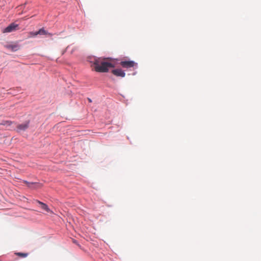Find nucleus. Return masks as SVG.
Returning <instances> with one entry per match:
<instances>
[{"label":"nucleus","instance_id":"7ed1b4c3","mask_svg":"<svg viewBox=\"0 0 261 261\" xmlns=\"http://www.w3.org/2000/svg\"><path fill=\"white\" fill-rule=\"evenodd\" d=\"M19 29L18 24L15 23H12L10 24L3 31V33H10L16 31Z\"/></svg>","mask_w":261,"mask_h":261},{"label":"nucleus","instance_id":"423d86ee","mask_svg":"<svg viewBox=\"0 0 261 261\" xmlns=\"http://www.w3.org/2000/svg\"><path fill=\"white\" fill-rule=\"evenodd\" d=\"M29 121H27L25 123L21 124H18L17 128L18 132L24 131L29 127Z\"/></svg>","mask_w":261,"mask_h":261},{"label":"nucleus","instance_id":"f8f14e48","mask_svg":"<svg viewBox=\"0 0 261 261\" xmlns=\"http://www.w3.org/2000/svg\"><path fill=\"white\" fill-rule=\"evenodd\" d=\"M30 34L32 36H36L37 35H38V31L36 32H30Z\"/></svg>","mask_w":261,"mask_h":261},{"label":"nucleus","instance_id":"1a4fd4ad","mask_svg":"<svg viewBox=\"0 0 261 261\" xmlns=\"http://www.w3.org/2000/svg\"><path fill=\"white\" fill-rule=\"evenodd\" d=\"M39 204L40 205V207L42 209V210H45L46 212H50V210L49 208L48 207L47 205H46L45 204L42 203V202H41L40 201H38Z\"/></svg>","mask_w":261,"mask_h":261},{"label":"nucleus","instance_id":"39448f33","mask_svg":"<svg viewBox=\"0 0 261 261\" xmlns=\"http://www.w3.org/2000/svg\"><path fill=\"white\" fill-rule=\"evenodd\" d=\"M112 73L117 76L124 77L125 75V72L121 69H116L112 71Z\"/></svg>","mask_w":261,"mask_h":261},{"label":"nucleus","instance_id":"6e6552de","mask_svg":"<svg viewBox=\"0 0 261 261\" xmlns=\"http://www.w3.org/2000/svg\"><path fill=\"white\" fill-rule=\"evenodd\" d=\"M38 35H48L49 36H52V34L49 33H48L47 31H46L43 28H41L38 31Z\"/></svg>","mask_w":261,"mask_h":261},{"label":"nucleus","instance_id":"9b49d317","mask_svg":"<svg viewBox=\"0 0 261 261\" xmlns=\"http://www.w3.org/2000/svg\"><path fill=\"white\" fill-rule=\"evenodd\" d=\"M12 123V122L10 121H3L1 124L4 125H10Z\"/></svg>","mask_w":261,"mask_h":261},{"label":"nucleus","instance_id":"f03ea898","mask_svg":"<svg viewBox=\"0 0 261 261\" xmlns=\"http://www.w3.org/2000/svg\"><path fill=\"white\" fill-rule=\"evenodd\" d=\"M119 64L123 68H130L137 66V63L130 60H122L119 63Z\"/></svg>","mask_w":261,"mask_h":261},{"label":"nucleus","instance_id":"0eeeda50","mask_svg":"<svg viewBox=\"0 0 261 261\" xmlns=\"http://www.w3.org/2000/svg\"><path fill=\"white\" fill-rule=\"evenodd\" d=\"M26 185L31 189H36L41 187V184L38 182H30L27 181H23Z\"/></svg>","mask_w":261,"mask_h":261},{"label":"nucleus","instance_id":"20e7f679","mask_svg":"<svg viewBox=\"0 0 261 261\" xmlns=\"http://www.w3.org/2000/svg\"><path fill=\"white\" fill-rule=\"evenodd\" d=\"M5 47L12 51H16L19 49L20 46L17 43H14L5 45Z\"/></svg>","mask_w":261,"mask_h":261},{"label":"nucleus","instance_id":"9d476101","mask_svg":"<svg viewBox=\"0 0 261 261\" xmlns=\"http://www.w3.org/2000/svg\"><path fill=\"white\" fill-rule=\"evenodd\" d=\"M17 256L20 257H25L28 255V253L17 252L15 253Z\"/></svg>","mask_w":261,"mask_h":261},{"label":"nucleus","instance_id":"f257e3e1","mask_svg":"<svg viewBox=\"0 0 261 261\" xmlns=\"http://www.w3.org/2000/svg\"><path fill=\"white\" fill-rule=\"evenodd\" d=\"M91 62L92 70L97 72H107L110 68L115 66L114 60L110 58L94 59Z\"/></svg>","mask_w":261,"mask_h":261}]
</instances>
